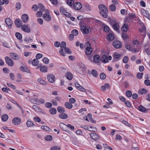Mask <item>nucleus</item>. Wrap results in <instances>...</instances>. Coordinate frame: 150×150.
Masks as SVG:
<instances>
[{
  "label": "nucleus",
  "instance_id": "obj_1",
  "mask_svg": "<svg viewBox=\"0 0 150 150\" xmlns=\"http://www.w3.org/2000/svg\"><path fill=\"white\" fill-rule=\"evenodd\" d=\"M64 50L66 52L69 54H71V52L70 49L67 47H66V43L64 41H62L61 43V49L59 50L60 54L62 56H65V54L64 52Z\"/></svg>",
  "mask_w": 150,
  "mask_h": 150
},
{
  "label": "nucleus",
  "instance_id": "obj_2",
  "mask_svg": "<svg viewBox=\"0 0 150 150\" xmlns=\"http://www.w3.org/2000/svg\"><path fill=\"white\" fill-rule=\"evenodd\" d=\"M98 8L100 11V15L104 18H107L108 13V9L104 5L100 4L98 6Z\"/></svg>",
  "mask_w": 150,
  "mask_h": 150
},
{
  "label": "nucleus",
  "instance_id": "obj_3",
  "mask_svg": "<svg viewBox=\"0 0 150 150\" xmlns=\"http://www.w3.org/2000/svg\"><path fill=\"white\" fill-rule=\"evenodd\" d=\"M45 13L42 16L43 19L47 21H50L51 20V17L50 15L49 10L47 9L45 10Z\"/></svg>",
  "mask_w": 150,
  "mask_h": 150
},
{
  "label": "nucleus",
  "instance_id": "obj_4",
  "mask_svg": "<svg viewBox=\"0 0 150 150\" xmlns=\"http://www.w3.org/2000/svg\"><path fill=\"white\" fill-rule=\"evenodd\" d=\"M83 34H87L90 32V28L88 26H82L80 28Z\"/></svg>",
  "mask_w": 150,
  "mask_h": 150
},
{
  "label": "nucleus",
  "instance_id": "obj_5",
  "mask_svg": "<svg viewBox=\"0 0 150 150\" xmlns=\"http://www.w3.org/2000/svg\"><path fill=\"white\" fill-rule=\"evenodd\" d=\"M5 60L6 63L8 66L12 67L13 65L14 62L13 61L8 57H5Z\"/></svg>",
  "mask_w": 150,
  "mask_h": 150
},
{
  "label": "nucleus",
  "instance_id": "obj_6",
  "mask_svg": "<svg viewBox=\"0 0 150 150\" xmlns=\"http://www.w3.org/2000/svg\"><path fill=\"white\" fill-rule=\"evenodd\" d=\"M91 138L93 140H97L100 139V137L97 133L94 132H92L90 134Z\"/></svg>",
  "mask_w": 150,
  "mask_h": 150
},
{
  "label": "nucleus",
  "instance_id": "obj_7",
  "mask_svg": "<svg viewBox=\"0 0 150 150\" xmlns=\"http://www.w3.org/2000/svg\"><path fill=\"white\" fill-rule=\"evenodd\" d=\"M113 45L115 48H120L122 47V44L120 41H116L113 42Z\"/></svg>",
  "mask_w": 150,
  "mask_h": 150
},
{
  "label": "nucleus",
  "instance_id": "obj_8",
  "mask_svg": "<svg viewBox=\"0 0 150 150\" xmlns=\"http://www.w3.org/2000/svg\"><path fill=\"white\" fill-rule=\"evenodd\" d=\"M12 122L14 125H17L20 123L21 122V120L19 117H15L13 119Z\"/></svg>",
  "mask_w": 150,
  "mask_h": 150
},
{
  "label": "nucleus",
  "instance_id": "obj_9",
  "mask_svg": "<svg viewBox=\"0 0 150 150\" xmlns=\"http://www.w3.org/2000/svg\"><path fill=\"white\" fill-rule=\"evenodd\" d=\"M48 81L51 83H53L55 80V77L54 75L52 74H50L47 76Z\"/></svg>",
  "mask_w": 150,
  "mask_h": 150
},
{
  "label": "nucleus",
  "instance_id": "obj_10",
  "mask_svg": "<svg viewBox=\"0 0 150 150\" xmlns=\"http://www.w3.org/2000/svg\"><path fill=\"white\" fill-rule=\"evenodd\" d=\"M21 29L24 32L26 33H29L30 31V28L26 25H23L21 26Z\"/></svg>",
  "mask_w": 150,
  "mask_h": 150
},
{
  "label": "nucleus",
  "instance_id": "obj_11",
  "mask_svg": "<svg viewBox=\"0 0 150 150\" xmlns=\"http://www.w3.org/2000/svg\"><path fill=\"white\" fill-rule=\"evenodd\" d=\"M60 11L63 14L65 15L67 17H69L71 16L70 14L66 12L65 9L62 7L60 8Z\"/></svg>",
  "mask_w": 150,
  "mask_h": 150
},
{
  "label": "nucleus",
  "instance_id": "obj_12",
  "mask_svg": "<svg viewBox=\"0 0 150 150\" xmlns=\"http://www.w3.org/2000/svg\"><path fill=\"white\" fill-rule=\"evenodd\" d=\"M139 31L140 33L144 36H145L146 34V28L143 25L141 28L139 29Z\"/></svg>",
  "mask_w": 150,
  "mask_h": 150
},
{
  "label": "nucleus",
  "instance_id": "obj_13",
  "mask_svg": "<svg viewBox=\"0 0 150 150\" xmlns=\"http://www.w3.org/2000/svg\"><path fill=\"white\" fill-rule=\"evenodd\" d=\"M74 7L75 9L79 10L81 8H82V5L81 3L77 2L74 4Z\"/></svg>",
  "mask_w": 150,
  "mask_h": 150
},
{
  "label": "nucleus",
  "instance_id": "obj_14",
  "mask_svg": "<svg viewBox=\"0 0 150 150\" xmlns=\"http://www.w3.org/2000/svg\"><path fill=\"white\" fill-rule=\"evenodd\" d=\"M20 70L23 72H26L28 73L30 72L29 69L27 67L24 65L21 67L20 68Z\"/></svg>",
  "mask_w": 150,
  "mask_h": 150
},
{
  "label": "nucleus",
  "instance_id": "obj_15",
  "mask_svg": "<svg viewBox=\"0 0 150 150\" xmlns=\"http://www.w3.org/2000/svg\"><path fill=\"white\" fill-rule=\"evenodd\" d=\"M15 24H16V26L18 28H20V27H21V26L22 25V22L20 19H16L15 22Z\"/></svg>",
  "mask_w": 150,
  "mask_h": 150
},
{
  "label": "nucleus",
  "instance_id": "obj_16",
  "mask_svg": "<svg viewBox=\"0 0 150 150\" xmlns=\"http://www.w3.org/2000/svg\"><path fill=\"white\" fill-rule=\"evenodd\" d=\"M28 16L26 14H24L22 16L21 19L23 22L25 23L28 21Z\"/></svg>",
  "mask_w": 150,
  "mask_h": 150
},
{
  "label": "nucleus",
  "instance_id": "obj_17",
  "mask_svg": "<svg viewBox=\"0 0 150 150\" xmlns=\"http://www.w3.org/2000/svg\"><path fill=\"white\" fill-rule=\"evenodd\" d=\"M112 26L113 28L115 30L118 32H119L120 31L119 30L120 26L118 23H115L113 24H112Z\"/></svg>",
  "mask_w": 150,
  "mask_h": 150
},
{
  "label": "nucleus",
  "instance_id": "obj_18",
  "mask_svg": "<svg viewBox=\"0 0 150 150\" xmlns=\"http://www.w3.org/2000/svg\"><path fill=\"white\" fill-rule=\"evenodd\" d=\"M6 24L9 28L11 27V25L12 24V22L11 20L9 18H6L5 20Z\"/></svg>",
  "mask_w": 150,
  "mask_h": 150
},
{
  "label": "nucleus",
  "instance_id": "obj_19",
  "mask_svg": "<svg viewBox=\"0 0 150 150\" xmlns=\"http://www.w3.org/2000/svg\"><path fill=\"white\" fill-rule=\"evenodd\" d=\"M100 60V57L99 55H96L93 56V61L95 63H98Z\"/></svg>",
  "mask_w": 150,
  "mask_h": 150
},
{
  "label": "nucleus",
  "instance_id": "obj_20",
  "mask_svg": "<svg viewBox=\"0 0 150 150\" xmlns=\"http://www.w3.org/2000/svg\"><path fill=\"white\" fill-rule=\"evenodd\" d=\"M92 51V49L91 47H87V48H86L85 50V53L87 55H90Z\"/></svg>",
  "mask_w": 150,
  "mask_h": 150
},
{
  "label": "nucleus",
  "instance_id": "obj_21",
  "mask_svg": "<svg viewBox=\"0 0 150 150\" xmlns=\"http://www.w3.org/2000/svg\"><path fill=\"white\" fill-rule=\"evenodd\" d=\"M66 77L69 80H71L73 78L72 74L70 72H67L65 74Z\"/></svg>",
  "mask_w": 150,
  "mask_h": 150
},
{
  "label": "nucleus",
  "instance_id": "obj_22",
  "mask_svg": "<svg viewBox=\"0 0 150 150\" xmlns=\"http://www.w3.org/2000/svg\"><path fill=\"white\" fill-rule=\"evenodd\" d=\"M101 60L103 62L105 63H107L108 61V59L107 57L105 55L102 56Z\"/></svg>",
  "mask_w": 150,
  "mask_h": 150
},
{
  "label": "nucleus",
  "instance_id": "obj_23",
  "mask_svg": "<svg viewBox=\"0 0 150 150\" xmlns=\"http://www.w3.org/2000/svg\"><path fill=\"white\" fill-rule=\"evenodd\" d=\"M147 92V90L146 89L142 88L139 90V93L140 94H146Z\"/></svg>",
  "mask_w": 150,
  "mask_h": 150
},
{
  "label": "nucleus",
  "instance_id": "obj_24",
  "mask_svg": "<svg viewBox=\"0 0 150 150\" xmlns=\"http://www.w3.org/2000/svg\"><path fill=\"white\" fill-rule=\"evenodd\" d=\"M10 55L14 60H18L19 59L18 56L16 53H10Z\"/></svg>",
  "mask_w": 150,
  "mask_h": 150
},
{
  "label": "nucleus",
  "instance_id": "obj_25",
  "mask_svg": "<svg viewBox=\"0 0 150 150\" xmlns=\"http://www.w3.org/2000/svg\"><path fill=\"white\" fill-rule=\"evenodd\" d=\"M59 117L61 119H66L68 116L66 114L62 113L59 115Z\"/></svg>",
  "mask_w": 150,
  "mask_h": 150
},
{
  "label": "nucleus",
  "instance_id": "obj_26",
  "mask_svg": "<svg viewBox=\"0 0 150 150\" xmlns=\"http://www.w3.org/2000/svg\"><path fill=\"white\" fill-rule=\"evenodd\" d=\"M128 29V26L127 24H124L121 28V30L124 32H126Z\"/></svg>",
  "mask_w": 150,
  "mask_h": 150
},
{
  "label": "nucleus",
  "instance_id": "obj_27",
  "mask_svg": "<svg viewBox=\"0 0 150 150\" xmlns=\"http://www.w3.org/2000/svg\"><path fill=\"white\" fill-rule=\"evenodd\" d=\"M65 106L67 108L71 109L72 108L73 105L69 102H66L64 104Z\"/></svg>",
  "mask_w": 150,
  "mask_h": 150
},
{
  "label": "nucleus",
  "instance_id": "obj_28",
  "mask_svg": "<svg viewBox=\"0 0 150 150\" xmlns=\"http://www.w3.org/2000/svg\"><path fill=\"white\" fill-rule=\"evenodd\" d=\"M38 5L39 6L38 8H39L40 11H41L42 12L45 10V7L42 4L40 3Z\"/></svg>",
  "mask_w": 150,
  "mask_h": 150
},
{
  "label": "nucleus",
  "instance_id": "obj_29",
  "mask_svg": "<svg viewBox=\"0 0 150 150\" xmlns=\"http://www.w3.org/2000/svg\"><path fill=\"white\" fill-rule=\"evenodd\" d=\"M107 38L110 41L113 40L114 38L113 34L111 33H109V34L107 36Z\"/></svg>",
  "mask_w": 150,
  "mask_h": 150
},
{
  "label": "nucleus",
  "instance_id": "obj_30",
  "mask_svg": "<svg viewBox=\"0 0 150 150\" xmlns=\"http://www.w3.org/2000/svg\"><path fill=\"white\" fill-rule=\"evenodd\" d=\"M49 110L50 113L52 115H54L56 114L57 112V110L56 109L53 108H51L49 109Z\"/></svg>",
  "mask_w": 150,
  "mask_h": 150
},
{
  "label": "nucleus",
  "instance_id": "obj_31",
  "mask_svg": "<svg viewBox=\"0 0 150 150\" xmlns=\"http://www.w3.org/2000/svg\"><path fill=\"white\" fill-rule=\"evenodd\" d=\"M8 119V116L7 114H4L2 115L1 119L3 121L5 122Z\"/></svg>",
  "mask_w": 150,
  "mask_h": 150
},
{
  "label": "nucleus",
  "instance_id": "obj_32",
  "mask_svg": "<svg viewBox=\"0 0 150 150\" xmlns=\"http://www.w3.org/2000/svg\"><path fill=\"white\" fill-rule=\"evenodd\" d=\"M40 70L42 72H47V68L45 66H41L40 68Z\"/></svg>",
  "mask_w": 150,
  "mask_h": 150
},
{
  "label": "nucleus",
  "instance_id": "obj_33",
  "mask_svg": "<svg viewBox=\"0 0 150 150\" xmlns=\"http://www.w3.org/2000/svg\"><path fill=\"white\" fill-rule=\"evenodd\" d=\"M26 125L28 127H30L34 126V124L31 121L28 120L26 122Z\"/></svg>",
  "mask_w": 150,
  "mask_h": 150
},
{
  "label": "nucleus",
  "instance_id": "obj_34",
  "mask_svg": "<svg viewBox=\"0 0 150 150\" xmlns=\"http://www.w3.org/2000/svg\"><path fill=\"white\" fill-rule=\"evenodd\" d=\"M39 61L37 59H34L32 62V64L34 66H36L38 65Z\"/></svg>",
  "mask_w": 150,
  "mask_h": 150
},
{
  "label": "nucleus",
  "instance_id": "obj_35",
  "mask_svg": "<svg viewBox=\"0 0 150 150\" xmlns=\"http://www.w3.org/2000/svg\"><path fill=\"white\" fill-rule=\"evenodd\" d=\"M79 69L78 70V72L81 74H83L85 73V69L83 67H79Z\"/></svg>",
  "mask_w": 150,
  "mask_h": 150
},
{
  "label": "nucleus",
  "instance_id": "obj_36",
  "mask_svg": "<svg viewBox=\"0 0 150 150\" xmlns=\"http://www.w3.org/2000/svg\"><path fill=\"white\" fill-rule=\"evenodd\" d=\"M15 35L17 38L19 40H21L22 39V36L21 34L19 33L16 32L15 33Z\"/></svg>",
  "mask_w": 150,
  "mask_h": 150
},
{
  "label": "nucleus",
  "instance_id": "obj_37",
  "mask_svg": "<svg viewBox=\"0 0 150 150\" xmlns=\"http://www.w3.org/2000/svg\"><path fill=\"white\" fill-rule=\"evenodd\" d=\"M142 14L145 17H146L148 16V14L147 13L146 11L143 9H141L140 10Z\"/></svg>",
  "mask_w": 150,
  "mask_h": 150
},
{
  "label": "nucleus",
  "instance_id": "obj_38",
  "mask_svg": "<svg viewBox=\"0 0 150 150\" xmlns=\"http://www.w3.org/2000/svg\"><path fill=\"white\" fill-rule=\"evenodd\" d=\"M121 57V54L115 52L113 54V57L115 59H119Z\"/></svg>",
  "mask_w": 150,
  "mask_h": 150
},
{
  "label": "nucleus",
  "instance_id": "obj_39",
  "mask_svg": "<svg viewBox=\"0 0 150 150\" xmlns=\"http://www.w3.org/2000/svg\"><path fill=\"white\" fill-rule=\"evenodd\" d=\"M38 81L39 83L42 84L46 85V82L41 78L38 79Z\"/></svg>",
  "mask_w": 150,
  "mask_h": 150
},
{
  "label": "nucleus",
  "instance_id": "obj_40",
  "mask_svg": "<svg viewBox=\"0 0 150 150\" xmlns=\"http://www.w3.org/2000/svg\"><path fill=\"white\" fill-rule=\"evenodd\" d=\"M57 110L58 112L60 113L65 112V110L64 108L61 106L58 107L57 108Z\"/></svg>",
  "mask_w": 150,
  "mask_h": 150
},
{
  "label": "nucleus",
  "instance_id": "obj_41",
  "mask_svg": "<svg viewBox=\"0 0 150 150\" xmlns=\"http://www.w3.org/2000/svg\"><path fill=\"white\" fill-rule=\"evenodd\" d=\"M33 108L34 109L35 111L37 112H40V109L39 108V107L37 105H33Z\"/></svg>",
  "mask_w": 150,
  "mask_h": 150
},
{
  "label": "nucleus",
  "instance_id": "obj_42",
  "mask_svg": "<svg viewBox=\"0 0 150 150\" xmlns=\"http://www.w3.org/2000/svg\"><path fill=\"white\" fill-rule=\"evenodd\" d=\"M60 149L61 148L59 146H54L50 148V150H60Z\"/></svg>",
  "mask_w": 150,
  "mask_h": 150
},
{
  "label": "nucleus",
  "instance_id": "obj_43",
  "mask_svg": "<svg viewBox=\"0 0 150 150\" xmlns=\"http://www.w3.org/2000/svg\"><path fill=\"white\" fill-rule=\"evenodd\" d=\"M109 9L111 11H115L116 9V6L114 4H111L109 6Z\"/></svg>",
  "mask_w": 150,
  "mask_h": 150
},
{
  "label": "nucleus",
  "instance_id": "obj_44",
  "mask_svg": "<svg viewBox=\"0 0 150 150\" xmlns=\"http://www.w3.org/2000/svg\"><path fill=\"white\" fill-rule=\"evenodd\" d=\"M39 6L38 5L36 4H34L33 5L32 7V9L34 11H37L38 8Z\"/></svg>",
  "mask_w": 150,
  "mask_h": 150
},
{
  "label": "nucleus",
  "instance_id": "obj_45",
  "mask_svg": "<svg viewBox=\"0 0 150 150\" xmlns=\"http://www.w3.org/2000/svg\"><path fill=\"white\" fill-rule=\"evenodd\" d=\"M36 15L37 17H41L42 15V12L41 11H38L36 12Z\"/></svg>",
  "mask_w": 150,
  "mask_h": 150
},
{
  "label": "nucleus",
  "instance_id": "obj_46",
  "mask_svg": "<svg viewBox=\"0 0 150 150\" xmlns=\"http://www.w3.org/2000/svg\"><path fill=\"white\" fill-rule=\"evenodd\" d=\"M52 139V136L50 135L46 136L45 137V139L46 140L48 141L51 140Z\"/></svg>",
  "mask_w": 150,
  "mask_h": 150
},
{
  "label": "nucleus",
  "instance_id": "obj_47",
  "mask_svg": "<svg viewBox=\"0 0 150 150\" xmlns=\"http://www.w3.org/2000/svg\"><path fill=\"white\" fill-rule=\"evenodd\" d=\"M45 105L46 108H51L52 106V104L50 102H47L45 104Z\"/></svg>",
  "mask_w": 150,
  "mask_h": 150
},
{
  "label": "nucleus",
  "instance_id": "obj_48",
  "mask_svg": "<svg viewBox=\"0 0 150 150\" xmlns=\"http://www.w3.org/2000/svg\"><path fill=\"white\" fill-rule=\"evenodd\" d=\"M41 128L42 129H44L47 131H49L50 130V129L46 126H42L41 127Z\"/></svg>",
  "mask_w": 150,
  "mask_h": 150
},
{
  "label": "nucleus",
  "instance_id": "obj_49",
  "mask_svg": "<svg viewBox=\"0 0 150 150\" xmlns=\"http://www.w3.org/2000/svg\"><path fill=\"white\" fill-rule=\"evenodd\" d=\"M91 73L94 76L97 77L98 76V74L96 70L93 69L91 71Z\"/></svg>",
  "mask_w": 150,
  "mask_h": 150
},
{
  "label": "nucleus",
  "instance_id": "obj_50",
  "mask_svg": "<svg viewBox=\"0 0 150 150\" xmlns=\"http://www.w3.org/2000/svg\"><path fill=\"white\" fill-rule=\"evenodd\" d=\"M139 110L140 111L144 112L146 111V108L141 105L139 107Z\"/></svg>",
  "mask_w": 150,
  "mask_h": 150
},
{
  "label": "nucleus",
  "instance_id": "obj_51",
  "mask_svg": "<svg viewBox=\"0 0 150 150\" xmlns=\"http://www.w3.org/2000/svg\"><path fill=\"white\" fill-rule=\"evenodd\" d=\"M126 94L127 96L128 97H130L132 95L131 91L129 90L127 91L126 92Z\"/></svg>",
  "mask_w": 150,
  "mask_h": 150
},
{
  "label": "nucleus",
  "instance_id": "obj_52",
  "mask_svg": "<svg viewBox=\"0 0 150 150\" xmlns=\"http://www.w3.org/2000/svg\"><path fill=\"white\" fill-rule=\"evenodd\" d=\"M143 74V73H138L137 75V77L138 79H141L142 78Z\"/></svg>",
  "mask_w": 150,
  "mask_h": 150
},
{
  "label": "nucleus",
  "instance_id": "obj_53",
  "mask_svg": "<svg viewBox=\"0 0 150 150\" xmlns=\"http://www.w3.org/2000/svg\"><path fill=\"white\" fill-rule=\"evenodd\" d=\"M72 33L75 36L77 35L78 34V32L76 30L74 29L72 31Z\"/></svg>",
  "mask_w": 150,
  "mask_h": 150
},
{
  "label": "nucleus",
  "instance_id": "obj_54",
  "mask_svg": "<svg viewBox=\"0 0 150 150\" xmlns=\"http://www.w3.org/2000/svg\"><path fill=\"white\" fill-rule=\"evenodd\" d=\"M67 3L69 6H71L74 4V1L72 0H68L67 1Z\"/></svg>",
  "mask_w": 150,
  "mask_h": 150
},
{
  "label": "nucleus",
  "instance_id": "obj_55",
  "mask_svg": "<svg viewBox=\"0 0 150 150\" xmlns=\"http://www.w3.org/2000/svg\"><path fill=\"white\" fill-rule=\"evenodd\" d=\"M104 30L106 32L109 31L110 29L109 27L107 25H105L103 27Z\"/></svg>",
  "mask_w": 150,
  "mask_h": 150
},
{
  "label": "nucleus",
  "instance_id": "obj_56",
  "mask_svg": "<svg viewBox=\"0 0 150 150\" xmlns=\"http://www.w3.org/2000/svg\"><path fill=\"white\" fill-rule=\"evenodd\" d=\"M105 74L103 73H101L100 75V77L101 79H104L106 78Z\"/></svg>",
  "mask_w": 150,
  "mask_h": 150
},
{
  "label": "nucleus",
  "instance_id": "obj_57",
  "mask_svg": "<svg viewBox=\"0 0 150 150\" xmlns=\"http://www.w3.org/2000/svg\"><path fill=\"white\" fill-rule=\"evenodd\" d=\"M61 44L58 41H56L54 43V46L57 47H59L60 46H61Z\"/></svg>",
  "mask_w": 150,
  "mask_h": 150
},
{
  "label": "nucleus",
  "instance_id": "obj_58",
  "mask_svg": "<svg viewBox=\"0 0 150 150\" xmlns=\"http://www.w3.org/2000/svg\"><path fill=\"white\" fill-rule=\"evenodd\" d=\"M128 60L129 59L128 57L127 56H125L123 58V61L124 63H126L128 62Z\"/></svg>",
  "mask_w": 150,
  "mask_h": 150
},
{
  "label": "nucleus",
  "instance_id": "obj_59",
  "mask_svg": "<svg viewBox=\"0 0 150 150\" xmlns=\"http://www.w3.org/2000/svg\"><path fill=\"white\" fill-rule=\"evenodd\" d=\"M42 54L40 53L37 54L36 55V58L37 59H40L42 57Z\"/></svg>",
  "mask_w": 150,
  "mask_h": 150
},
{
  "label": "nucleus",
  "instance_id": "obj_60",
  "mask_svg": "<svg viewBox=\"0 0 150 150\" xmlns=\"http://www.w3.org/2000/svg\"><path fill=\"white\" fill-rule=\"evenodd\" d=\"M121 36L122 38L124 39H127L128 38V36L125 33L122 34Z\"/></svg>",
  "mask_w": 150,
  "mask_h": 150
},
{
  "label": "nucleus",
  "instance_id": "obj_61",
  "mask_svg": "<svg viewBox=\"0 0 150 150\" xmlns=\"http://www.w3.org/2000/svg\"><path fill=\"white\" fill-rule=\"evenodd\" d=\"M43 61L45 64H48L49 62V60L47 58L45 57L43 59Z\"/></svg>",
  "mask_w": 150,
  "mask_h": 150
},
{
  "label": "nucleus",
  "instance_id": "obj_62",
  "mask_svg": "<svg viewBox=\"0 0 150 150\" xmlns=\"http://www.w3.org/2000/svg\"><path fill=\"white\" fill-rule=\"evenodd\" d=\"M21 7V4L19 2L17 3L16 4V8L18 10Z\"/></svg>",
  "mask_w": 150,
  "mask_h": 150
},
{
  "label": "nucleus",
  "instance_id": "obj_63",
  "mask_svg": "<svg viewBox=\"0 0 150 150\" xmlns=\"http://www.w3.org/2000/svg\"><path fill=\"white\" fill-rule=\"evenodd\" d=\"M79 91H82L83 92H86V90L82 86H81L78 89Z\"/></svg>",
  "mask_w": 150,
  "mask_h": 150
},
{
  "label": "nucleus",
  "instance_id": "obj_64",
  "mask_svg": "<svg viewBox=\"0 0 150 150\" xmlns=\"http://www.w3.org/2000/svg\"><path fill=\"white\" fill-rule=\"evenodd\" d=\"M69 101L71 103H74L76 102V100L74 98H71L69 99Z\"/></svg>",
  "mask_w": 150,
  "mask_h": 150
}]
</instances>
